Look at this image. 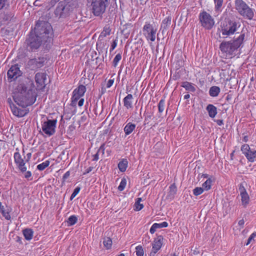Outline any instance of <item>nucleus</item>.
<instances>
[{"instance_id": "obj_43", "label": "nucleus", "mask_w": 256, "mask_h": 256, "mask_svg": "<svg viewBox=\"0 0 256 256\" xmlns=\"http://www.w3.org/2000/svg\"><path fill=\"white\" fill-rule=\"evenodd\" d=\"M126 180L125 178H122L120 182V185L118 186V190L119 191H122L126 188Z\"/></svg>"}, {"instance_id": "obj_7", "label": "nucleus", "mask_w": 256, "mask_h": 256, "mask_svg": "<svg viewBox=\"0 0 256 256\" xmlns=\"http://www.w3.org/2000/svg\"><path fill=\"white\" fill-rule=\"evenodd\" d=\"M158 28L150 22H146L142 28V34L148 43L155 41Z\"/></svg>"}, {"instance_id": "obj_29", "label": "nucleus", "mask_w": 256, "mask_h": 256, "mask_svg": "<svg viewBox=\"0 0 256 256\" xmlns=\"http://www.w3.org/2000/svg\"><path fill=\"white\" fill-rule=\"evenodd\" d=\"M177 192V188L174 184H171L169 187V192L168 196L170 198H174Z\"/></svg>"}, {"instance_id": "obj_2", "label": "nucleus", "mask_w": 256, "mask_h": 256, "mask_svg": "<svg viewBox=\"0 0 256 256\" xmlns=\"http://www.w3.org/2000/svg\"><path fill=\"white\" fill-rule=\"evenodd\" d=\"M12 98L14 102L18 106L27 107L35 102L36 96L32 89L20 84L14 90Z\"/></svg>"}, {"instance_id": "obj_54", "label": "nucleus", "mask_w": 256, "mask_h": 256, "mask_svg": "<svg viewBox=\"0 0 256 256\" xmlns=\"http://www.w3.org/2000/svg\"><path fill=\"white\" fill-rule=\"evenodd\" d=\"M32 157V153L28 152L26 154V158L25 161L26 162H28Z\"/></svg>"}, {"instance_id": "obj_61", "label": "nucleus", "mask_w": 256, "mask_h": 256, "mask_svg": "<svg viewBox=\"0 0 256 256\" xmlns=\"http://www.w3.org/2000/svg\"><path fill=\"white\" fill-rule=\"evenodd\" d=\"M54 2H58L59 0H54Z\"/></svg>"}, {"instance_id": "obj_12", "label": "nucleus", "mask_w": 256, "mask_h": 256, "mask_svg": "<svg viewBox=\"0 0 256 256\" xmlns=\"http://www.w3.org/2000/svg\"><path fill=\"white\" fill-rule=\"evenodd\" d=\"M245 185L246 184L244 182H242L238 185V190L241 198L242 205L244 207H246L250 201V198L245 188Z\"/></svg>"}, {"instance_id": "obj_56", "label": "nucleus", "mask_w": 256, "mask_h": 256, "mask_svg": "<svg viewBox=\"0 0 256 256\" xmlns=\"http://www.w3.org/2000/svg\"><path fill=\"white\" fill-rule=\"evenodd\" d=\"M244 224V220H239L238 224L240 226H243Z\"/></svg>"}, {"instance_id": "obj_45", "label": "nucleus", "mask_w": 256, "mask_h": 256, "mask_svg": "<svg viewBox=\"0 0 256 256\" xmlns=\"http://www.w3.org/2000/svg\"><path fill=\"white\" fill-rule=\"evenodd\" d=\"M122 58V56H121V54H118L114 57V60H113V66H114V67H116L119 62L120 61V60H121Z\"/></svg>"}, {"instance_id": "obj_44", "label": "nucleus", "mask_w": 256, "mask_h": 256, "mask_svg": "<svg viewBox=\"0 0 256 256\" xmlns=\"http://www.w3.org/2000/svg\"><path fill=\"white\" fill-rule=\"evenodd\" d=\"M204 191L202 188L196 187L193 190V194L194 196H198L201 194Z\"/></svg>"}, {"instance_id": "obj_8", "label": "nucleus", "mask_w": 256, "mask_h": 256, "mask_svg": "<svg viewBox=\"0 0 256 256\" xmlns=\"http://www.w3.org/2000/svg\"><path fill=\"white\" fill-rule=\"evenodd\" d=\"M70 4H66V2L62 1L58 3L54 12V14L58 18H66L72 12Z\"/></svg>"}, {"instance_id": "obj_14", "label": "nucleus", "mask_w": 256, "mask_h": 256, "mask_svg": "<svg viewBox=\"0 0 256 256\" xmlns=\"http://www.w3.org/2000/svg\"><path fill=\"white\" fill-rule=\"evenodd\" d=\"M164 238L162 236H158L156 238L152 243V249L150 256H155L156 252L161 248Z\"/></svg>"}, {"instance_id": "obj_13", "label": "nucleus", "mask_w": 256, "mask_h": 256, "mask_svg": "<svg viewBox=\"0 0 256 256\" xmlns=\"http://www.w3.org/2000/svg\"><path fill=\"white\" fill-rule=\"evenodd\" d=\"M16 152L14 153V162L17 168L22 173H24L27 170L25 160L22 158L20 153L19 152V149L16 148Z\"/></svg>"}, {"instance_id": "obj_9", "label": "nucleus", "mask_w": 256, "mask_h": 256, "mask_svg": "<svg viewBox=\"0 0 256 256\" xmlns=\"http://www.w3.org/2000/svg\"><path fill=\"white\" fill-rule=\"evenodd\" d=\"M8 102L12 113L17 118H22L26 116L29 112V110L26 108V107L18 106L16 104L13 102L10 98H8Z\"/></svg>"}, {"instance_id": "obj_37", "label": "nucleus", "mask_w": 256, "mask_h": 256, "mask_svg": "<svg viewBox=\"0 0 256 256\" xmlns=\"http://www.w3.org/2000/svg\"><path fill=\"white\" fill-rule=\"evenodd\" d=\"M212 180L209 178L203 184L202 188L204 190H208L210 189L212 186Z\"/></svg>"}, {"instance_id": "obj_42", "label": "nucleus", "mask_w": 256, "mask_h": 256, "mask_svg": "<svg viewBox=\"0 0 256 256\" xmlns=\"http://www.w3.org/2000/svg\"><path fill=\"white\" fill-rule=\"evenodd\" d=\"M136 256H144V252L142 246L138 245L136 247Z\"/></svg>"}, {"instance_id": "obj_18", "label": "nucleus", "mask_w": 256, "mask_h": 256, "mask_svg": "<svg viewBox=\"0 0 256 256\" xmlns=\"http://www.w3.org/2000/svg\"><path fill=\"white\" fill-rule=\"evenodd\" d=\"M168 226V223L166 222H164L161 223H154L150 230V232L151 234H154L158 229L162 228H166Z\"/></svg>"}, {"instance_id": "obj_6", "label": "nucleus", "mask_w": 256, "mask_h": 256, "mask_svg": "<svg viewBox=\"0 0 256 256\" xmlns=\"http://www.w3.org/2000/svg\"><path fill=\"white\" fill-rule=\"evenodd\" d=\"M90 4L94 16H99L104 12L108 0H88Z\"/></svg>"}, {"instance_id": "obj_55", "label": "nucleus", "mask_w": 256, "mask_h": 256, "mask_svg": "<svg viewBox=\"0 0 256 256\" xmlns=\"http://www.w3.org/2000/svg\"><path fill=\"white\" fill-rule=\"evenodd\" d=\"M84 103V99L83 98H81L80 100H79V101L78 102V106H83Z\"/></svg>"}, {"instance_id": "obj_57", "label": "nucleus", "mask_w": 256, "mask_h": 256, "mask_svg": "<svg viewBox=\"0 0 256 256\" xmlns=\"http://www.w3.org/2000/svg\"><path fill=\"white\" fill-rule=\"evenodd\" d=\"M92 167H89L84 173V174H88L92 170Z\"/></svg>"}, {"instance_id": "obj_35", "label": "nucleus", "mask_w": 256, "mask_h": 256, "mask_svg": "<svg viewBox=\"0 0 256 256\" xmlns=\"http://www.w3.org/2000/svg\"><path fill=\"white\" fill-rule=\"evenodd\" d=\"M78 221L77 217L74 216H70L67 220V223L68 226H73Z\"/></svg>"}, {"instance_id": "obj_60", "label": "nucleus", "mask_w": 256, "mask_h": 256, "mask_svg": "<svg viewBox=\"0 0 256 256\" xmlns=\"http://www.w3.org/2000/svg\"><path fill=\"white\" fill-rule=\"evenodd\" d=\"M116 256H125L124 254H120L119 255Z\"/></svg>"}, {"instance_id": "obj_27", "label": "nucleus", "mask_w": 256, "mask_h": 256, "mask_svg": "<svg viewBox=\"0 0 256 256\" xmlns=\"http://www.w3.org/2000/svg\"><path fill=\"white\" fill-rule=\"evenodd\" d=\"M182 86L186 90H188L191 92H194L196 90L194 84L188 82H183L182 84Z\"/></svg>"}, {"instance_id": "obj_51", "label": "nucleus", "mask_w": 256, "mask_h": 256, "mask_svg": "<svg viewBox=\"0 0 256 256\" xmlns=\"http://www.w3.org/2000/svg\"><path fill=\"white\" fill-rule=\"evenodd\" d=\"M6 2V0H0V10L4 6Z\"/></svg>"}, {"instance_id": "obj_59", "label": "nucleus", "mask_w": 256, "mask_h": 256, "mask_svg": "<svg viewBox=\"0 0 256 256\" xmlns=\"http://www.w3.org/2000/svg\"><path fill=\"white\" fill-rule=\"evenodd\" d=\"M208 175L206 174H202V177H203L204 178H208Z\"/></svg>"}, {"instance_id": "obj_36", "label": "nucleus", "mask_w": 256, "mask_h": 256, "mask_svg": "<svg viewBox=\"0 0 256 256\" xmlns=\"http://www.w3.org/2000/svg\"><path fill=\"white\" fill-rule=\"evenodd\" d=\"M103 244L107 250H109L112 247V240L110 238H106L104 239Z\"/></svg>"}, {"instance_id": "obj_31", "label": "nucleus", "mask_w": 256, "mask_h": 256, "mask_svg": "<svg viewBox=\"0 0 256 256\" xmlns=\"http://www.w3.org/2000/svg\"><path fill=\"white\" fill-rule=\"evenodd\" d=\"M214 10L216 12H222L224 0H214Z\"/></svg>"}, {"instance_id": "obj_19", "label": "nucleus", "mask_w": 256, "mask_h": 256, "mask_svg": "<svg viewBox=\"0 0 256 256\" xmlns=\"http://www.w3.org/2000/svg\"><path fill=\"white\" fill-rule=\"evenodd\" d=\"M133 96L132 94H128L123 100L124 105L126 109L132 108Z\"/></svg>"}, {"instance_id": "obj_20", "label": "nucleus", "mask_w": 256, "mask_h": 256, "mask_svg": "<svg viewBox=\"0 0 256 256\" xmlns=\"http://www.w3.org/2000/svg\"><path fill=\"white\" fill-rule=\"evenodd\" d=\"M206 110L209 116L212 118H214L217 114V108L212 104H208L206 108Z\"/></svg>"}, {"instance_id": "obj_11", "label": "nucleus", "mask_w": 256, "mask_h": 256, "mask_svg": "<svg viewBox=\"0 0 256 256\" xmlns=\"http://www.w3.org/2000/svg\"><path fill=\"white\" fill-rule=\"evenodd\" d=\"M56 120H48L42 124L43 132L48 136L53 135L56 132Z\"/></svg>"}, {"instance_id": "obj_49", "label": "nucleus", "mask_w": 256, "mask_h": 256, "mask_svg": "<svg viewBox=\"0 0 256 256\" xmlns=\"http://www.w3.org/2000/svg\"><path fill=\"white\" fill-rule=\"evenodd\" d=\"M117 46V41L116 40H114L113 41L112 43L111 44L110 48V51H112L116 46Z\"/></svg>"}, {"instance_id": "obj_1", "label": "nucleus", "mask_w": 256, "mask_h": 256, "mask_svg": "<svg viewBox=\"0 0 256 256\" xmlns=\"http://www.w3.org/2000/svg\"><path fill=\"white\" fill-rule=\"evenodd\" d=\"M35 30L37 33L36 38L30 36L28 40L29 46L32 50L38 48L42 43L50 42L52 36V26L48 22H42L41 28L37 23Z\"/></svg>"}, {"instance_id": "obj_4", "label": "nucleus", "mask_w": 256, "mask_h": 256, "mask_svg": "<svg viewBox=\"0 0 256 256\" xmlns=\"http://www.w3.org/2000/svg\"><path fill=\"white\" fill-rule=\"evenodd\" d=\"M240 26L241 24L238 20H227L221 22L219 30L223 38H227L235 34Z\"/></svg>"}, {"instance_id": "obj_40", "label": "nucleus", "mask_w": 256, "mask_h": 256, "mask_svg": "<svg viewBox=\"0 0 256 256\" xmlns=\"http://www.w3.org/2000/svg\"><path fill=\"white\" fill-rule=\"evenodd\" d=\"M165 100L164 99H161L158 104V112L162 114L164 110Z\"/></svg>"}, {"instance_id": "obj_22", "label": "nucleus", "mask_w": 256, "mask_h": 256, "mask_svg": "<svg viewBox=\"0 0 256 256\" xmlns=\"http://www.w3.org/2000/svg\"><path fill=\"white\" fill-rule=\"evenodd\" d=\"M128 166V161L126 158L122 159L118 162V166L121 172H124Z\"/></svg>"}, {"instance_id": "obj_15", "label": "nucleus", "mask_w": 256, "mask_h": 256, "mask_svg": "<svg viewBox=\"0 0 256 256\" xmlns=\"http://www.w3.org/2000/svg\"><path fill=\"white\" fill-rule=\"evenodd\" d=\"M21 74L22 72L17 64L12 66L8 72V78L10 81L16 79Z\"/></svg>"}, {"instance_id": "obj_58", "label": "nucleus", "mask_w": 256, "mask_h": 256, "mask_svg": "<svg viewBox=\"0 0 256 256\" xmlns=\"http://www.w3.org/2000/svg\"><path fill=\"white\" fill-rule=\"evenodd\" d=\"M190 94H186L184 96V98L185 100H187V99H188L190 98Z\"/></svg>"}, {"instance_id": "obj_38", "label": "nucleus", "mask_w": 256, "mask_h": 256, "mask_svg": "<svg viewBox=\"0 0 256 256\" xmlns=\"http://www.w3.org/2000/svg\"><path fill=\"white\" fill-rule=\"evenodd\" d=\"M49 160H46L44 162L37 166V169L39 170H43L50 165Z\"/></svg>"}, {"instance_id": "obj_62", "label": "nucleus", "mask_w": 256, "mask_h": 256, "mask_svg": "<svg viewBox=\"0 0 256 256\" xmlns=\"http://www.w3.org/2000/svg\"><path fill=\"white\" fill-rule=\"evenodd\" d=\"M172 256H176V254H174Z\"/></svg>"}, {"instance_id": "obj_3", "label": "nucleus", "mask_w": 256, "mask_h": 256, "mask_svg": "<svg viewBox=\"0 0 256 256\" xmlns=\"http://www.w3.org/2000/svg\"><path fill=\"white\" fill-rule=\"evenodd\" d=\"M244 38V34H242L233 40L222 42L220 48L226 57L232 58L238 54V49L242 44Z\"/></svg>"}, {"instance_id": "obj_17", "label": "nucleus", "mask_w": 256, "mask_h": 256, "mask_svg": "<svg viewBox=\"0 0 256 256\" xmlns=\"http://www.w3.org/2000/svg\"><path fill=\"white\" fill-rule=\"evenodd\" d=\"M44 60L42 58L37 60L36 58L31 59L28 62V64L32 70L41 68L44 64Z\"/></svg>"}, {"instance_id": "obj_23", "label": "nucleus", "mask_w": 256, "mask_h": 256, "mask_svg": "<svg viewBox=\"0 0 256 256\" xmlns=\"http://www.w3.org/2000/svg\"><path fill=\"white\" fill-rule=\"evenodd\" d=\"M220 89L218 86H212L210 88L209 94L212 97H216L220 93Z\"/></svg>"}, {"instance_id": "obj_16", "label": "nucleus", "mask_w": 256, "mask_h": 256, "mask_svg": "<svg viewBox=\"0 0 256 256\" xmlns=\"http://www.w3.org/2000/svg\"><path fill=\"white\" fill-rule=\"evenodd\" d=\"M35 82L37 88L41 90L46 86V74L44 72H38L35 76Z\"/></svg>"}, {"instance_id": "obj_52", "label": "nucleus", "mask_w": 256, "mask_h": 256, "mask_svg": "<svg viewBox=\"0 0 256 256\" xmlns=\"http://www.w3.org/2000/svg\"><path fill=\"white\" fill-rule=\"evenodd\" d=\"M70 176V172L69 171L66 172L63 176L62 179L64 180H66Z\"/></svg>"}, {"instance_id": "obj_5", "label": "nucleus", "mask_w": 256, "mask_h": 256, "mask_svg": "<svg viewBox=\"0 0 256 256\" xmlns=\"http://www.w3.org/2000/svg\"><path fill=\"white\" fill-rule=\"evenodd\" d=\"M236 9L238 14L244 18L252 20L254 16V10L250 8L243 0H235Z\"/></svg>"}, {"instance_id": "obj_32", "label": "nucleus", "mask_w": 256, "mask_h": 256, "mask_svg": "<svg viewBox=\"0 0 256 256\" xmlns=\"http://www.w3.org/2000/svg\"><path fill=\"white\" fill-rule=\"evenodd\" d=\"M142 201V199L140 198H138L136 199L134 204V210L136 211H140L142 210L144 208V205L140 203Z\"/></svg>"}, {"instance_id": "obj_30", "label": "nucleus", "mask_w": 256, "mask_h": 256, "mask_svg": "<svg viewBox=\"0 0 256 256\" xmlns=\"http://www.w3.org/2000/svg\"><path fill=\"white\" fill-rule=\"evenodd\" d=\"M111 32V29L108 26H106L103 29V30L100 33L98 40L102 38H103L106 37L107 36L110 34Z\"/></svg>"}, {"instance_id": "obj_50", "label": "nucleus", "mask_w": 256, "mask_h": 256, "mask_svg": "<svg viewBox=\"0 0 256 256\" xmlns=\"http://www.w3.org/2000/svg\"><path fill=\"white\" fill-rule=\"evenodd\" d=\"M114 82V80H112V79L109 80L108 81L107 84H106V88H110V87H111L112 86Z\"/></svg>"}, {"instance_id": "obj_48", "label": "nucleus", "mask_w": 256, "mask_h": 256, "mask_svg": "<svg viewBox=\"0 0 256 256\" xmlns=\"http://www.w3.org/2000/svg\"><path fill=\"white\" fill-rule=\"evenodd\" d=\"M24 177L26 178H30L32 176V172H30V171H27L26 170V172H24Z\"/></svg>"}, {"instance_id": "obj_28", "label": "nucleus", "mask_w": 256, "mask_h": 256, "mask_svg": "<svg viewBox=\"0 0 256 256\" xmlns=\"http://www.w3.org/2000/svg\"><path fill=\"white\" fill-rule=\"evenodd\" d=\"M246 157L250 162H255L256 160V150H250Z\"/></svg>"}, {"instance_id": "obj_33", "label": "nucleus", "mask_w": 256, "mask_h": 256, "mask_svg": "<svg viewBox=\"0 0 256 256\" xmlns=\"http://www.w3.org/2000/svg\"><path fill=\"white\" fill-rule=\"evenodd\" d=\"M81 98L82 97L76 94L75 93L72 92V96L71 98L70 105L73 107L76 106L78 100H80Z\"/></svg>"}, {"instance_id": "obj_34", "label": "nucleus", "mask_w": 256, "mask_h": 256, "mask_svg": "<svg viewBox=\"0 0 256 256\" xmlns=\"http://www.w3.org/2000/svg\"><path fill=\"white\" fill-rule=\"evenodd\" d=\"M0 211L2 214V216L4 217V218L7 220H10V216L8 211H6L4 209V206L2 204V203L0 202Z\"/></svg>"}, {"instance_id": "obj_25", "label": "nucleus", "mask_w": 256, "mask_h": 256, "mask_svg": "<svg viewBox=\"0 0 256 256\" xmlns=\"http://www.w3.org/2000/svg\"><path fill=\"white\" fill-rule=\"evenodd\" d=\"M86 92V88L84 85H80L78 88L74 90L73 91V93H75L76 94L82 97L84 95V93Z\"/></svg>"}, {"instance_id": "obj_47", "label": "nucleus", "mask_w": 256, "mask_h": 256, "mask_svg": "<svg viewBox=\"0 0 256 256\" xmlns=\"http://www.w3.org/2000/svg\"><path fill=\"white\" fill-rule=\"evenodd\" d=\"M256 237V232L252 233L248 238L246 245L248 246L250 244L252 241H254V238Z\"/></svg>"}, {"instance_id": "obj_46", "label": "nucleus", "mask_w": 256, "mask_h": 256, "mask_svg": "<svg viewBox=\"0 0 256 256\" xmlns=\"http://www.w3.org/2000/svg\"><path fill=\"white\" fill-rule=\"evenodd\" d=\"M80 190V187H76L74 190V192H72V194L70 196V200H72L78 194Z\"/></svg>"}, {"instance_id": "obj_24", "label": "nucleus", "mask_w": 256, "mask_h": 256, "mask_svg": "<svg viewBox=\"0 0 256 256\" xmlns=\"http://www.w3.org/2000/svg\"><path fill=\"white\" fill-rule=\"evenodd\" d=\"M105 144H102L100 148L98 150L96 153L92 156V160L97 161L99 159V153H102V154H104Z\"/></svg>"}, {"instance_id": "obj_53", "label": "nucleus", "mask_w": 256, "mask_h": 256, "mask_svg": "<svg viewBox=\"0 0 256 256\" xmlns=\"http://www.w3.org/2000/svg\"><path fill=\"white\" fill-rule=\"evenodd\" d=\"M214 122H216V124L220 126H221L222 124H224V122L223 120H214Z\"/></svg>"}, {"instance_id": "obj_39", "label": "nucleus", "mask_w": 256, "mask_h": 256, "mask_svg": "<svg viewBox=\"0 0 256 256\" xmlns=\"http://www.w3.org/2000/svg\"><path fill=\"white\" fill-rule=\"evenodd\" d=\"M171 24V18L170 16L166 17L162 22V26L164 28H166Z\"/></svg>"}, {"instance_id": "obj_41", "label": "nucleus", "mask_w": 256, "mask_h": 256, "mask_svg": "<svg viewBox=\"0 0 256 256\" xmlns=\"http://www.w3.org/2000/svg\"><path fill=\"white\" fill-rule=\"evenodd\" d=\"M250 150V146L247 144H244L241 147V151L245 156L248 154Z\"/></svg>"}, {"instance_id": "obj_21", "label": "nucleus", "mask_w": 256, "mask_h": 256, "mask_svg": "<svg viewBox=\"0 0 256 256\" xmlns=\"http://www.w3.org/2000/svg\"><path fill=\"white\" fill-rule=\"evenodd\" d=\"M136 125L132 122L128 123L124 128V132L126 136L130 134L136 128Z\"/></svg>"}, {"instance_id": "obj_26", "label": "nucleus", "mask_w": 256, "mask_h": 256, "mask_svg": "<svg viewBox=\"0 0 256 256\" xmlns=\"http://www.w3.org/2000/svg\"><path fill=\"white\" fill-rule=\"evenodd\" d=\"M22 234L26 240H30L33 237L34 232L30 228H26L23 230Z\"/></svg>"}, {"instance_id": "obj_10", "label": "nucleus", "mask_w": 256, "mask_h": 256, "mask_svg": "<svg viewBox=\"0 0 256 256\" xmlns=\"http://www.w3.org/2000/svg\"><path fill=\"white\" fill-rule=\"evenodd\" d=\"M199 20L201 25L205 29L210 30L214 24L212 17L207 12L203 11L199 14Z\"/></svg>"}]
</instances>
